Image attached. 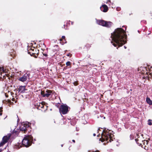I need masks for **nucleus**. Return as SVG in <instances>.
Instances as JSON below:
<instances>
[{"mask_svg":"<svg viewBox=\"0 0 152 152\" xmlns=\"http://www.w3.org/2000/svg\"><path fill=\"white\" fill-rule=\"evenodd\" d=\"M126 30L122 28H118L115 30L113 33H111V43L115 47L118 46V47L122 46L126 42V39L127 35L126 33Z\"/></svg>","mask_w":152,"mask_h":152,"instance_id":"1","label":"nucleus"},{"mask_svg":"<svg viewBox=\"0 0 152 152\" xmlns=\"http://www.w3.org/2000/svg\"><path fill=\"white\" fill-rule=\"evenodd\" d=\"M112 132L111 130L106 129L104 128L101 134L102 137L100 139L102 142H104L105 140L107 141L110 139L109 141L111 142L113 140L112 138V135L113 134L111 133Z\"/></svg>","mask_w":152,"mask_h":152,"instance_id":"2","label":"nucleus"},{"mask_svg":"<svg viewBox=\"0 0 152 152\" xmlns=\"http://www.w3.org/2000/svg\"><path fill=\"white\" fill-rule=\"evenodd\" d=\"M33 137L31 135H28L26 136L22 140V144L21 143H18L19 146L20 147H22V145L23 146L28 147L30 146L32 142Z\"/></svg>","mask_w":152,"mask_h":152,"instance_id":"3","label":"nucleus"},{"mask_svg":"<svg viewBox=\"0 0 152 152\" xmlns=\"http://www.w3.org/2000/svg\"><path fill=\"white\" fill-rule=\"evenodd\" d=\"M97 23L100 25L107 28H110L113 25V23L112 22L102 20H97Z\"/></svg>","mask_w":152,"mask_h":152,"instance_id":"4","label":"nucleus"},{"mask_svg":"<svg viewBox=\"0 0 152 152\" xmlns=\"http://www.w3.org/2000/svg\"><path fill=\"white\" fill-rule=\"evenodd\" d=\"M69 107L66 104H64L61 105L59 108L60 113L63 115L66 114L69 111Z\"/></svg>","mask_w":152,"mask_h":152,"instance_id":"5","label":"nucleus"},{"mask_svg":"<svg viewBox=\"0 0 152 152\" xmlns=\"http://www.w3.org/2000/svg\"><path fill=\"white\" fill-rule=\"evenodd\" d=\"M41 94L43 97H48L50 96H52L53 95V93L51 90H47L45 92L44 91H41Z\"/></svg>","mask_w":152,"mask_h":152,"instance_id":"6","label":"nucleus"},{"mask_svg":"<svg viewBox=\"0 0 152 152\" xmlns=\"http://www.w3.org/2000/svg\"><path fill=\"white\" fill-rule=\"evenodd\" d=\"M30 74L26 73L22 77L19 78L18 80L22 82L26 81L28 79H29Z\"/></svg>","mask_w":152,"mask_h":152,"instance_id":"7","label":"nucleus"},{"mask_svg":"<svg viewBox=\"0 0 152 152\" xmlns=\"http://www.w3.org/2000/svg\"><path fill=\"white\" fill-rule=\"evenodd\" d=\"M100 9L102 11L104 12H106L108 10V7L105 4L102 5V7H100Z\"/></svg>","mask_w":152,"mask_h":152,"instance_id":"8","label":"nucleus"},{"mask_svg":"<svg viewBox=\"0 0 152 152\" xmlns=\"http://www.w3.org/2000/svg\"><path fill=\"white\" fill-rule=\"evenodd\" d=\"M10 45L13 49H16L18 47V43L16 41L14 40L12 42V45Z\"/></svg>","mask_w":152,"mask_h":152,"instance_id":"9","label":"nucleus"},{"mask_svg":"<svg viewBox=\"0 0 152 152\" xmlns=\"http://www.w3.org/2000/svg\"><path fill=\"white\" fill-rule=\"evenodd\" d=\"M44 104L42 103L38 102L37 103L36 105V107L37 109L40 110L41 108L44 107Z\"/></svg>","mask_w":152,"mask_h":152,"instance_id":"10","label":"nucleus"},{"mask_svg":"<svg viewBox=\"0 0 152 152\" xmlns=\"http://www.w3.org/2000/svg\"><path fill=\"white\" fill-rule=\"evenodd\" d=\"M148 71L149 72H148L147 71L146 72V74L148 75V77L149 78L152 77V67H151L150 68H148Z\"/></svg>","mask_w":152,"mask_h":152,"instance_id":"11","label":"nucleus"},{"mask_svg":"<svg viewBox=\"0 0 152 152\" xmlns=\"http://www.w3.org/2000/svg\"><path fill=\"white\" fill-rule=\"evenodd\" d=\"M19 92L23 93L25 92V87L24 86H20L18 89Z\"/></svg>","mask_w":152,"mask_h":152,"instance_id":"12","label":"nucleus"},{"mask_svg":"<svg viewBox=\"0 0 152 152\" xmlns=\"http://www.w3.org/2000/svg\"><path fill=\"white\" fill-rule=\"evenodd\" d=\"M10 136L8 137L7 136H4L3 137L2 140L3 141H4V142L6 143L7 142L8 140L10 138Z\"/></svg>","mask_w":152,"mask_h":152,"instance_id":"13","label":"nucleus"},{"mask_svg":"<svg viewBox=\"0 0 152 152\" xmlns=\"http://www.w3.org/2000/svg\"><path fill=\"white\" fill-rule=\"evenodd\" d=\"M20 131H24L25 132L27 130L26 127L24 126H21L20 127Z\"/></svg>","mask_w":152,"mask_h":152,"instance_id":"14","label":"nucleus"},{"mask_svg":"<svg viewBox=\"0 0 152 152\" xmlns=\"http://www.w3.org/2000/svg\"><path fill=\"white\" fill-rule=\"evenodd\" d=\"M146 101L147 103L148 104H149L151 105L152 104V101L149 98L147 97L146 99Z\"/></svg>","mask_w":152,"mask_h":152,"instance_id":"15","label":"nucleus"},{"mask_svg":"<svg viewBox=\"0 0 152 152\" xmlns=\"http://www.w3.org/2000/svg\"><path fill=\"white\" fill-rule=\"evenodd\" d=\"M34 49H32V48L31 49V50H32V51L33 52H31L30 51H28V53L29 54H30L31 55V56H34V55L35 54V53H34Z\"/></svg>","mask_w":152,"mask_h":152,"instance_id":"16","label":"nucleus"},{"mask_svg":"<svg viewBox=\"0 0 152 152\" xmlns=\"http://www.w3.org/2000/svg\"><path fill=\"white\" fill-rule=\"evenodd\" d=\"M6 143L5 142L2 140L1 142L0 143V146H3Z\"/></svg>","mask_w":152,"mask_h":152,"instance_id":"17","label":"nucleus"},{"mask_svg":"<svg viewBox=\"0 0 152 152\" xmlns=\"http://www.w3.org/2000/svg\"><path fill=\"white\" fill-rule=\"evenodd\" d=\"M152 120L150 119L148 120V124L149 125H152L151 122Z\"/></svg>","mask_w":152,"mask_h":152,"instance_id":"18","label":"nucleus"},{"mask_svg":"<svg viewBox=\"0 0 152 152\" xmlns=\"http://www.w3.org/2000/svg\"><path fill=\"white\" fill-rule=\"evenodd\" d=\"M148 141L147 140H145L143 144L144 145H146L148 144Z\"/></svg>","mask_w":152,"mask_h":152,"instance_id":"19","label":"nucleus"},{"mask_svg":"<svg viewBox=\"0 0 152 152\" xmlns=\"http://www.w3.org/2000/svg\"><path fill=\"white\" fill-rule=\"evenodd\" d=\"M70 64H71V62L69 61L67 62L66 63V65L67 66H69Z\"/></svg>","mask_w":152,"mask_h":152,"instance_id":"20","label":"nucleus"},{"mask_svg":"<svg viewBox=\"0 0 152 152\" xmlns=\"http://www.w3.org/2000/svg\"><path fill=\"white\" fill-rule=\"evenodd\" d=\"M12 133L13 134H14V133H15V134H18V132H17L15 130V129H14L13 131V132H12Z\"/></svg>","mask_w":152,"mask_h":152,"instance_id":"21","label":"nucleus"},{"mask_svg":"<svg viewBox=\"0 0 152 152\" xmlns=\"http://www.w3.org/2000/svg\"><path fill=\"white\" fill-rule=\"evenodd\" d=\"M73 83L74 85L75 86H77L78 85V83L76 81L74 82Z\"/></svg>","mask_w":152,"mask_h":152,"instance_id":"22","label":"nucleus"},{"mask_svg":"<svg viewBox=\"0 0 152 152\" xmlns=\"http://www.w3.org/2000/svg\"><path fill=\"white\" fill-rule=\"evenodd\" d=\"M121 8L119 7H118L116 8V10L118 11H119L121 10Z\"/></svg>","mask_w":152,"mask_h":152,"instance_id":"23","label":"nucleus"},{"mask_svg":"<svg viewBox=\"0 0 152 152\" xmlns=\"http://www.w3.org/2000/svg\"><path fill=\"white\" fill-rule=\"evenodd\" d=\"M66 56H69L70 57H71L72 56V54H70V53L68 54H66Z\"/></svg>","mask_w":152,"mask_h":152,"instance_id":"24","label":"nucleus"},{"mask_svg":"<svg viewBox=\"0 0 152 152\" xmlns=\"http://www.w3.org/2000/svg\"><path fill=\"white\" fill-rule=\"evenodd\" d=\"M35 123V122L34 121H31V124H32L33 125H34Z\"/></svg>","mask_w":152,"mask_h":152,"instance_id":"25","label":"nucleus"},{"mask_svg":"<svg viewBox=\"0 0 152 152\" xmlns=\"http://www.w3.org/2000/svg\"><path fill=\"white\" fill-rule=\"evenodd\" d=\"M65 26L66 25L65 24L64 25V28L66 29H68L67 27V25H66V27H65Z\"/></svg>","mask_w":152,"mask_h":152,"instance_id":"26","label":"nucleus"},{"mask_svg":"<svg viewBox=\"0 0 152 152\" xmlns=\"http://www.w3.org/2000/svg\"><path fill=\"white\" fill-rule=\"evenodd\" d=\"M108 3H111L110 0H107V2H106V3L107 4H108Z\"/></svg>","mask_w":152,"mask_h":152,"instance_id":"27","label":"nucleus"},{"mask_svg":"<svg viewBox=\"0 0 152 152\" xmlns=\"http://www.w3.org/2000/svg\"><path fill=\"white\" fill-rule=\"evenodd\" d=\"M62 38L63 39H64L65 41V36H62Z\"/></svg>","mask_w":152,"mask_h":152,"instance_id":"28","label":"nucleus"},{"mask_svg":"<svg viewBox=\"0 0 152 152\" xmlns=\"http://www.w3.org/2000/svg\"><path fill=\"white\" fill-rule=\"evenodd\" d=\"M43 55L45 57H47L48 56V55L47 54H43Z\"/></svg>","mask_w":152,"mask_h":152,"instance_id":"29","label":"nucleus"},{"mask_svg":"<svg viewBox=\"0 0 152 152\" xmlns=\"http://www.w3.org/2000/svg\"><path fill=\"white\" fill-rule=\"evenodd\" d=\"M121 128H118V131H121Z\"/></svg>","mask_w":152,"mask_h":152,"instance_id":"30","label":"nucleus"},{"mask_svg":"<svg viewBox=\"0 0 152 152\" xmlns=\"http://www.w3.org/2000/svg\"><path fill=\"white\" fill-rule=\"evenodd\" d=\"M72 141L73 142H74V143L75 142V140H72Z\"/></svg>","mask_w":152,"mask_h":152,"instance_id":"31","label":"nucleus"},{"mask_svg":"<svg viewBox=\"0 0 152 152\" xmlns=\"http://www.w3.org/2000/svg\"><path fill=\"white\" fill-rule=\"evenodd\" d=\"M93 136H96V134H95V133H94V134H93Z\"/></svg>","mask_w":152,"mask_h":152,"instance_id":"32","label":"nucleus"},{"mask_svg":"<svg viewBox=\"0 0 152 152\" xmlns=\"http://www.w3.org/2000/svg\"><path fill=\"white\" fill-rule=\"evenodd\" d=\"M93 152H99V151H95V152L94 151Z\"/></svg>","mask_w":152,"mask_h":152,"instance_id":"33","label":"nucleus"},{"mask_svg":"<svg viewBox=\"0 0 152 152\" xmlns=\"http://www.w3.org/2000/svg\"><path fill=\"white\" fill-rule=\"evenodd\" d=\"M100 128H99L98 129V131H99L100 130Z\"/></svg>","mask_w":152,"mask_h":152,"instance_id":"34","label":"nucleus"},{"mask_svg":"<svg viewBox=\"0 0 152 152\" xmlns=\"http://www.w3.org/2000/svg\"><path fill=\"white\" fill-rule=\"evenodd\" d=\"M63 39H60V41H62Z\"/></svg>","mask_w":152,"mask_h":152,"instance_id":"35","label":"nucleus"},{"mask_svg":"<svg viewBox=\"0 0 152 152\" xmlns=\"http://www.w3.org/2000/svg\"><path fill=\"white\" fill-rule=\"evenodd\" d=\"M2 115V113H0V115Z\"/></svg>","mask_w":152,"mask_h":152,"instance_id":"36","label":"nucleus"},{"mask_svg":"<svg viewBox=\"0 0 152 152\" xmlns=\"http://www.w3.org/2000/svg\"><path fill=\"white\" fill-rule=\"evenodd\" d=\"M124 48H125V49L126 48V46H124Z\"/></svg>","mask_w":152,"mask_h":152,"instance_id":"37","label":"nucleus"},{"mask_svg":"<svg viewBox=\"0 0 152 152\" xmlns=\"http://www.w3.org/2000/svg\"><path fill=\"white\" fill-rule=\"evenodd\" d=\"M2 150L0 149V152H1Z\"/></svg>","mask_w":152,"mask_h":152,"instance_id":"38","label":"nucleus"},{"mask_svg":"<svg viewBox=\"0 0 152 152\" xmlns=\"http://www.w3.org/2000/svg\"><path fill=\"white\" fill-rule=\"evenodd\" d=\"M73 22H72V24H73Z\"/></svg>","mask_w":152,"mask_h":152,"instance_id":"39","label":"nucleus"},{"mask_svg":"<svg viewBox=\"0 0 152 152\" xmlns=\"http://www.w3.org/2000/svg\"><path fill=\"white\" fill-rule=\"evenodd\" d=\"M27 127H28L29 126H28V125H27L26 126Z\"/></svg>","mask_w":152,"mask_h":152,"instance_id":"40","label":"nucleus"},{"mask_svg":"<svg viewBox=\"0 0 152 152\" xmlns=\"http://www.w3.org/2000/svg\"><path fill=\"white\" fill-rule=\"evenodd\" d=\"M63 146V145H61V147H62Z\"/></svg>","mask_w":152,"mask_h":152,"instance_id":"41","label":"nucleus"},{"mask_svg":"<svg viewBox=\"0 0 152 152\" xmlns=\"http://www.w3.org/2000/svg\"><path fill=\"white\" fill-rule=\"evenodd\" d=\"M7 152H10V151H7Z\"/></svg>","mask_w":152,"mask_h":152,"instance_id":"42","label":"nucleus"},{"mask_svg":"<svg viewBox=\"0 0 152 152\" xmlns=\"http://www.w3.org/2000/svg\"><path fill=\"white\" fill-rule=\"evenodd\" d=\"M104 118L105 119V117H104Z\"/></svg>","mask_w":152,"mask_h":152,"instance_id":"43","label":"nucleus"},{"mask_svg":"<svg viewBox=\"0 0 152 152\" xmlns=\"http://www.w3.org/2000/svg\"><path fill=\"white\" fill-rule=\"evenodd\" d=\"M124 26H122V27H124Z\"/></svg>","mask_w":152,"mask_h":152,"instance_id":"44","label":"nucleus"},{"mask_svg":"<svg viewBox=\"0 0 152 152\" xmlns=\"http://www.w3.org/2000/svg\"><path fill=\"white\" fill-rule=\"evenodd\" d=\"M76 134H77V135H78V134H77V133Z\"/></svg>","mask_w":152,"mask_h":152,"instance_id":"45","label":"nucleus"},{"mask_svg":"<svg viewBox=\"0 0 152 152\" xmlns=\"http://www.w3.org/2000/svg\"><path fill=\"white\" fill-rule=\"evenodd\" d=\"M66 42H65V43H66Z\"/></svg>","mask_w":152,"mask_h":152,"instance_id":"46","label":"nucleus"}]
</instances>
